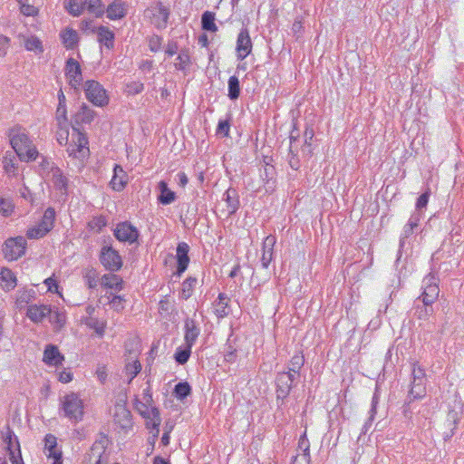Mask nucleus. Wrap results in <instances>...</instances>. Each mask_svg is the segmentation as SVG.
<instances>
[{"label": "nucleus", "instance_id": "obj_1", "mask_svg": "<svg viewBox=\"0 0 464 464\" xmlns=\"http://www.w3.org/2000/svg\"><path fill=\"white\" fill-rule=\"evenodd\" d=\"M10 144L23 161L34 160L39 153L24 129L15 126L9 130Z\"/></svg>", "mask_w": 464, "mask_h": 464}, {"label": "nucleus", "instance_id": "obj_2", "mask_svg": "<svg viewBox=\"0 0 464 464\" xmlns=\"http://www.w3.org/2000/svg\"><path fill=\"white\" fill-rule=\"evenodd\" d=\"M83 402L75 392H70L61 399V411L65 418L78 422L83 417Z\"/></svg>", "mask_w": 464, "mask_h": 464}, {"label": "nucleus", "instance_id": "obj_3", "mask_svg": "<svg viewBox=\"0 0 464 464\" xmlns=\"http://www.w3.org/2000/svg\"><path fill=\"white\" fill-rule=\"evenodd\" d=\"M72 142L69 144L66 151L69 157L82 160L89 154L88 139L86 135L73 127L72 133Z\"/></svg>", "mask_w": 464, "mask_h": 464}, {"label": "nucleus", "instance_id": "obj_4", "mask_svg": "<svg viewBox=\"0 0 464 464\" xmlns=\"http://www.w3.org/2000/svg\"><path fill=\"white\" fill-rule=\"evenodd\" d=\"M85 96L89 102L98 107L108 104L106 91L98 82L90 80L84 84Z\"/></svg>", "mask_w": 464, "mask_h": 464}, {"label": "nucleus", "instance_id": "obj_5", "mask_svg": "<svg viewBox=\"0 0 464 464\" xmlns=\"http://www.w3.org/2000/svg\"><path fill=\"white\" fill-rule=\"evenodd\" d=\"M438 281V278L432 274H429L423 278L422 294L419 299H421L425 305H431L438 299L440 294Z\"/></svg>", "mask_w": 464, "mask_h": 464}, {"label": "nucleus", "instance_id": "obj_6", "mask_svg": "<svg viewBox=\"0 0 464 464\" xmlns=\"http://www.w3.org/2000/svg\"><path fill=\"white\" fill-rule=\"evenodd\" d=\"M26 249V240L24 237L9 238L5 242L3 253L5 257L9 260H16L24 255Z\"/></svg>", "mask_w": 464, "mask_h": 464}, {"label": "nucleus", "instance_id": "obj_7", "mask_svg": "<svg viewBox=\"0 0 464 464\" xmlns=\"http://www.w3.org/2000/svg\"><path fill=\"white\" fill-rule=\"evenodd\" d=\"M137 411L145 419H149L151 421L152 428L159 432V426L160 425L161 419L160 411L157 408L152 407V403L146 402L145 401L135 399L134 403Z\"/></svg>", "mask_w": 464, "mask_h": 464}, {"label": "nucleus", "instance_id": "obj_8", "mask_svg": "<svg viewBox=\"0 0 464 464\" xmlns=\"http://www.w3.org/2000/svg\"><path fill=\"white\" fill-rule=\"evenodd\" d=\"M296 376L291 372H278L276 378V401H284L290 393Z\"/></svg>", "mask_w": 464, "mask_h": 464}, {"label": "nucleus", "instance_id": "obj_9", "mask_svg": "<svg viewBox=\"0 0 464 464\" xmlns=\"http://www.w3.org/2000/svg\"><path fill=\"white\" fill-rule=\"evenodd\" d=\"M101 263L111 272L119 271L122 266V259L111 246H103L100 255Z\"/></svg>", "mask_w": 464, "mask_h": 464}, {"label": "nucleus", "instance_id": "obj_10", "mask_svg": "<svg viewBox=\"0 0 464 464\" xmlns=\"http://www.w3.org/2000/svg\"><path fill=\"white\" fill-rule=\"evenodd\" d=\"M4 442L6 445L9 459L12 464H24L18 439L9 428L4 437Z\"/></svg>", "mask_w": 464, "mask_h": 464}, {"label": "nucleus", "instance_id": "obj_11", "mask_svg": "<svg viewBox=\"0 0 464 464\" xmlns=\"http://www.w3.org/2000/svg\"><path fill=\"white\" fill-rule=\"evenodd\" d=\"M115 237L121 242L132 244L139 237L138 229L129 222H121L114 229Z\"/></svg>", "mask_w": 464, "mask_h": 464}, {"label": "nucleus", "instance_id": "obj_12", "mask_svg": "<svg viewBox=\"0 0 464 464\" xmlns=\"http://www.w3.org/2000/svg\"><path fill=\"white\" fill-rule=\"evenodd\" d=\"M44 453L48 459H53L52 464H63L62 451L57 448V439L53 434L44 437Z\"/></svg>", "mask_w": 464, "mask_h": 464}, {"label": "nucleus", "instance_id": "obj_13", "mask_svg": "<svg viewBox=\"0 0 464 464\" xmlns=\"http://www.w3.org/2000/svg\"><path fill=\"white\" fill-rule=\"evenodd\" d=\"M66 76L69 80V84L72 88H77L82 80V70L79 63L73 58H69L65 66Z\"/></svg>", "mask_w": 464, "mask_h": 464}, {"label": "nucleus", "instance_id": "obj_14", "mask_svg": "<svg viewBox=\"0 0 464 464\" xmlns=\"http://www.w3.org/2000/svg\"><path fill=\"white\" fill-rule=\"evenodd\" d=\"M252 51V42L248 30L244 28L240 31L237 40V53L239 60H244Z\"/></svg>", "mask_w": 464, "mask_h": 464}, {"label": "nucleus", "instance_id": "obj_15", "mask_svg": "<svg viewBox=\"0 0 464 464\" xmlns=\"http://www.w3.org/2000/svg\"><path fill=\"white\" fill-rule=\"evenodd\" d=\"M51 314V307L46 304H30L27 306L26 316L34 323L39 324Z\"/></svg>", "mask_w": 464, "mask_h": 464}, {"label": "nucleus", "instance_id": "obj_16", "mask_svg": "<svg viewBox=\"0 0 464 464\" xmlns=\"http://www.w3.org/2000/svg\"><path fill=\"white\" fill-rule=\"evenodd\" d=\"M105 450L106 446L103 440L95 441L87 455V462L89 464H102L106 462L104 457Z\"/></svg>", "mask_w": 464, "mask_h": 464}, {"label": "nucleus", "instance_id": "obj_17", "mask_svg": "<svg viewBox=\"0 0 464 464\" xmlns=\"http://www.w3.org/2000/svg\"><path fill=\"white\" fill-rule=\"evenodd\" d=\"M43 361L52 366L62 365L64 356L60 353L58 347L53 344H47L44 351Z\"/></svg>", "mask_w": 464, "mask_h": 464}, {"label": "nucleus", "instance_id": "obj_18", "mask_svg": "<svg viewBox=\"0 0 464 464\" xmlns=\"http://www.w3.org/2000/svg\"><path fill=\"white\" fill-rule=\"evenodd\" d=\"M188 250L189 246L187 243L181 242L177 246V262H178V268H177V275L181 276L186 269L188 268V263H189V257H188Z\"/></svg>", "mask_w": 464, "mask_h": 464}, {"label": "nucleus", "instance_id": "obj_19", "mask_svg": "<svg viewBox=\"0 0 464 464\" xmlns=\"http://www.w3.org/2000/svg\"><path fill=\"white\" fill-rule=\"evenodd\" d=\"M128 183V176L121 166L115 164L113 168V176L110 182L113 190L121 191Z\"/></svg>", "mask_w": 464, "mask_h": 464}, {"label": "nucleus", "instance_id": "obj_20", "mask_svg": "<svg viewBox=\"0 0 464 464\" xmlns=\"http://www.w3.org/2000/svg\"><path fill=\"white\" fill-rule=\"evenodd\" d=\"M185 344L193 346L199 335L200 329L198 327L196 322L193 319L187 318L185 320Z\"/></svg>", "mask_w": 464, "mask_h": 464}, {"label": "nucleus", "instance_id": "obj_21", "mask_svg": "<svg viewBox=\"0 0 464 464\" xmlns=\"http://www.w3.org/2000/svg\"><path fill=\"white\" fill-rule=\"evenodd\" d=\"M276 237L272 235L267 236L263 242L261 264L264 268H267L273 259L274 246L276 245Z\"/></svg>", "mask_w": 464, "mask_h": 464}, {"label": "nucleus", "instance_id": "obj_22", "mask_svg": "<svg viewBox=\"0 0 464 464\" xmlns=\"http://www.w3.org/2000/svg\"><path fill=\"white\" fill-rule=\"evenodd\" d=\"M113 416L115 422L122 429H126L131 426V414L125 406L116 405Z\"/></svg>", "mask_w": 464, "mask_h": 464}, {"label": "nucleus", "instance_id": "obj_23", "mask_svg": "<svg viewBox=\"0 0 464 464\" xmlns=\"http://www.w3.org/2000/svg\"><path fill=\"white\" fill-rule=\"evenodd\" d=\"M107 17L110 20L123 18L127 14L126 5L121 0H114L106 9Z\"/></svg>", "mask_w": 464, "mask_h": 464}, {"label": "nucleus", "instance_id": "obj_24", "mask_svg": "<svg viewBox=\"0 0 464 464\" xmlns=\"http://www.w3.org/2000/svg\"><path fill=\"white\" fill-rule=\"evenodd\" d=\"M298 449L303 451L300 456L295 457L293 464H299L300 460H303L305 464L310 462V442L304 432L299 439Z\"/></svg>", "mask_w": 464, "mask_h": 464}, {"label": "nucleus", "instance_id": "obj_25", "mask_svg": "<svg viewBox=\"0 0 464 464\" xmlns=\"http://www.w3.org/2000/svg\"><path fill=\"white\" fill-rule=\"evenodd\" d=\"M223 199L227 204V212L228 215L234 214L239 207V199L237 192L234 188H228L223 196Z\"/></svg>", "mask_w": 464, "mask_h": 464}, {"label": "nucleus", "instance_id": "obj_26", "mask_svg": "<svg viewBox=\"0 0 464 464\" xmlns=\"http://www.w3.org/2000/svg\"><path fill=\"white\" fill-rule=\"evenodd\" d=\"M49 174L51 175V179L57 189H67L68 179L58 167L52 165Z\"/></svg>", "mask_w": 464, "mask_h": 464}, {"label": "nucleus", "instance_id": "obj_27", "mask_svg": "<svg viewBox=\"0 0 464 464\" xmlns=\"http://www.w3.org/2000/svg\"><path fill=\"white\" fill-rule=\"evenodd\" d=\"M98 41L100 44L111 49L114 45V33L106 26H100L97 29Z\"/></svg>", "mask_w": 464, "mask_h": 464}, {"label": "nucleus", "instance_id": "obj_28", "mask_svg": "<svg viewBox=\"0 0 464 464\" xmlns=\"http://www.w3.org/2000/svg\"><path fill=\"white\" fill-rule=\"evenodd\" d=\"M60 36L66 49H74L79 41L77 32L72 28H66L62 31Z\"/></svg>", "mask_w": 464, "mask_h": 464}, {"label": "nucleus", "instance_id": "obj_29", "mask_svg": "<svg viewBox=\"0 0 464 464\" xmlns=\"http://www.w3.org/2000/svg\"><path fill=\"white\" fill-rule=\"evenodd\" d=\"M0 284L6 291H10L15 287L16 277L9 268L3 267L0 270Z\"/></svg>", "mask_w": 464, "mask_h": 464}, {"label": "nucleus", "instance_id": "obj_30", "mask_svg": "<svg viewBox=\"0 0 464 464\" xmlns=\"http://www.w3.org/2000/svg\"><path fill=\"white\" fill-rule=\"evenodd\" d=\"M229 298L223 293L218 295V300L214 303V313L218 318H224L228 314Z\"/></svg>", "mask_w": 464, "mask_h": 464}, {"label": "nucleus", "instance_id": "obj_31", "mask_svg": "<svg viewBox=\"0 0 464 464\" xmlns=\"http://www.w3.org/2000/svg\"><path fill=\"white\" fill-rule=\"evenodd\" d=\"M159 188L160 190V194L158 198V200L163 205L171 204L176 199L175 192L170 190L168 188V185L165 181H160L159 183Z\"/></svg>", "mask_w": 464, "mask_h": 464}, {"label": "nucleus", "instance_id": "obj_32", "mask_svg": "<svg viewBox=\"0 0 464 464\" xmlns=\"http://www.w3.org/2000/svg\"><path fill=\"white\" fill-rule=\"evenodd\" d=\"M35 292L33 289L19 291L16 295L15 306L17 309H24L33 299Z\"/></svg>", "mask_w": 464, "mask_h": 464}, {"label": "nucleus", "instance_id": "obj_33", "mask_svg": "<svg viewBox=\"0 0 464 464\" xmlns=\"http://www.w3.org/2000/svg\"><path fill=\"white\" fill-rule=\"evenodd\" d=\"M101 284L104 287L120 291L122 285V279L117 275L106 274L102 276Z\"/></svg>", "mask_w": 464, "mask_h": 464}, {"label": "nucleus", "instance_id": "obj_34", "mask_svg": "<svg viewBox=\"0 0 464 464\" xmlns=\"http://www.w3.org/2000/svg\"><path fill=\"white\" fill-rule=\"evenodd\" d=\"M197 282L196 277H188L181 285L179 297L183 300H188L193 295Z\"/></svg>", "mask_w": 464, "mask_h": 464}, {"label": "nucleus", "instance_id": "obj_35", "mask_svg": "<svg viewBox=\"0 0 464 464\" xmlns=\"http://www.w3.org/2000/svg\"><path fill=\"white\" fill-rule=\"evenodd\" d=\"M411 384L419 385L423 384L426 385V373L425 370L421 368L418 362H413L411 366Z\"/></svg>", "mask_w": 464, "mask_h": 464}, {"label": "nucleus", "instance_id": "obj_36", "mask_svg": "<svg viewBox=\"0 0 464 464\" xmlns=\"http://www.w3.org/2000/svg\"><path fill=\"white\" fill-rule=\"evenodd\" d=\"M421 214L420 212H414L409 218L408 223L405 225L402 232V237L408 238L418 227Z\"/></svg>", "mask_w": 464, "mask_h": 464}, {"label": "nucleus", "instance_id": "obj_37", "mask_svg": "<svg viewBox=\"0 0 464 464\" xmlns=\"http://www.w3.org/2000/svg\"><path fill=\"white\" fill-rule=\"evenodd\" d=\"M75 118L78 123H91L94 119V111L83 103Z\"/></svg>", "mask_w": 464, "mask_h": 464}, {"label": "nucleus", "instance_id": "obj_38", "mask_svg": "<svg viewBox=\"0 0 464 464\" xmlns=\"http://www.w3.org/2000/svg\"><path fill=\"white\" fill-rule=\"evenodd\" d=\"M48 316H50V322L54 325L56 330L62 329L66 323V315L63 311L51 309V314H49Z\"/></svg>", "mask_w": 464, "mask_h": 464}, {"label": "nucleus", "instance_id": "obj_39", "mask_svg": "<svg viewBox=\"0 0 464 464\" xmlns=\"http://www.w3.org/2000/svg\"><path fill=\"white\" fill-rule=\"evenodd\" d=\"M85 8L96 16H102L104 14V5L101 0H84Z\"/></svg>", "mask_w": 464, "mask_h": 464}, {"label": "nucleus", "instance_id": "obj_40", "mask_svg": "<svg viewBox=\"0 0 464 464\" xmlns=\"http://www.w3.org/2000/svg\"><path fill=\"white\" fill-rule=\"evenodd\" d=\"M24 47L27 51L35 52L37 53H42L44 52L41 40L34 35H32L24 40Z\"/></svg>", "mask_w": 464, "mask_h": 464}, {"label": "nucleus", "instance_id": "obj_41", "mask_svg": "<svg viewBox=\"0 0 464 464\" xmlns=\"http://www.w3.org/2000/svg\"><path fill=\"white\" fill-rule=\"evenodd\" d=\"M84 324L89 328L93 329L99 336H102L104 334L106 326V324L104 322L99 321L97 318L94 317H87L84 320Z\"/></svg>", "mask_w": 464, "mask_h": 464}, {"label": "nucleus", "instance_id": "obj_42", "mask_svg": "<svg viewBox=\"0 0 464 464\" xmlns=\"http://www.w3.org/2000/svg\"><path fill=\"white\" fill-rule=\"evenodd\" d=\"M55 219V210L53 208H48L43 216L41 222L39 223L41 227H46V230L49 232L53 227V222Z\"/></svg>", "mask_w": 464, "mask_h": 464}, {"label": "nucleus", "instance_id": "obj_43", "mask_svg": "<svg viewBox=\"0 0 464 464\" xmlns=\"http://www.w3.org/2000/svg\"><path fill=\"white\" fill-rule=\"evenodd\" d=\"M202 28L207 31L216 32L218 27L215 24V14L211 12H205L201 18Z\"/></svg>", "mask_w": 464, "mask_h": 464}, {"label": "nucleus", "instance_id": "obj_44", "mask_svg": "<svg viewBox=\"0 0 464 464\" xmlns=\"http://www.w3.org/2000/svg\"><path fill=\"white\" fill-rule=\"evenodd\" d=\"M276 174V169L274 166L269 165L268 163L266 164L264 167V170L261 173V178L265 181V183L267 185L268 188H272L275 185L274 177Z\"/></svg>", "mask_w": 464, "mask_h": 464}, {"label": "nucleus", "instance_id": "obj_45", "mask_svg": "<svg viewBox=\"0 0 464 464\" xmlns=\"http://www.w3.org/2000/svg\"><path fill=\"white\" fill-rule=\"evenodd\" d=\"M240 94L239 80L237 76H230L228 79V97L230 100H237Z\"/></svg>", "mask_w": 464, "mask_h": 464}, {"label": "nucleus", "instance_id": "obj_46", "mask_svg": "<svg viewBox=\"0 0 464 464\" xmlns=\"http://www.w3.org/2000/svg\"><path fill=\"white\" fill-rule=\"evenodd\" d=\"M141 364L138 360H135L131 362H128L125 365V374L129 377L128 382L130 383L140 372Z\"/></svg>", "mask_w": 464, "mask_h": 464}, {"label": "nucleus", "instance_id": "obj_47", "mask_svg": "<svg viewBox=\"0 0 464 464\" xmlns=\"http://www.w3.org/2000/svg\"><path fill=\"white\" fill-rule=\"evenodd\" d=\"M304 363V356L302 354H295L290 361L287 372H291L296 376L299 374V371L303 367Z\"/></svg>", "mask_w": 464, "mask_h": 464}, {"label": "nucleus", "instance_id": "obj_48", "mask_svg": "<svg viewBox=\"0 0 464 464\" xmlns=\"http://www.w3.org/2000/svg\"><path fill=\"white\" fill-rule=\"evenodd\" d=\"M106 225L107 220L103 216L94 217L88 222L89 229L95 233L101 232Z\"/></svg>", "mask_w": 464, "mask_h": 464}, {"label": "nucleus", "instance_id": "obj_49", "mask_svg": "<svg viewBox=\"0 0 464 464\" xmlns=\"http://www.w3.org/2000/svg\"><path fill=\"white\" fill-rule=\"evenodd\" d=\"M66 9L72 15L79 16L85 9L84 0L82 2H79V0H69Z\"/></svg>", "mask_w": 464, "mask_h": 464}, {"label": "nucleus", "instance_id": "obj_50", "mask_svg": "<svg viewBox=\"0 0 464 464\" xmlns=\"http://www.w3.org/2000/svg\"><path fill=\"white\" fill-rule=\"evenodd\" d=\"M192 346L186 345L184 348H178L175 353V360L179 364H184L189 359Z\"/></svg>", "mask_w": 464, "mask_h": 464}, {"label": "nucleus", "instance_id": "obj_51", "mask_svg": "<svg viewBox=\"0 0 464 464\" xmlns=\"http://www.w3.org/2000/svg\"><path fill=\"white\" fill-rule=\"evenodd\" d=\"M426 385L419 384V385H411V389L409 392L408 397L411 400H419L422 399L426 395Z\"/></svg>", "mask_w": 464, "mask_h": 464}, {"label": "nucleus", "instance_id": "obj_52", "mask_svg": "<svg viewBox=\"0 0 464 464\" xmlns=\"http://www.w3.org/2000/svg\"><path fill=\"white\" fill-rule=\"evenodd\" d=\"M84 279L89 288H95L98 285L97 271L93 268H87L84 272Z\"/></svg>", "mask_w": 464, "mask_h": 464}, {"label": "nucleus", "instance_id": "obj_53", "mask_svg": "<svg viewBox=\"0 0 464 464\" xmlns=\"http://www.w3.org/2000/svg\"><path fill=\"white\" fill-rule=\"evenodd\" d=\"M190 392L191 388L188 382H179L174 389L175 396L179 400L185 399Z\"/></svg>", "mask_w": 464, "mask_h": 464}, {"label": "nucleus", "instance_id": "obj_54", "mask_svg": "<svg viewBox=\"0 0 464 464\" xmlns=\"http://www.w3.org/2000/svg\"><path fill=\"white\" fill-rule=\"evenodd\" d=\"M47 233L46 227H43L38 224L34 227H30L26 232V236L29 238L38 239L44 237Z\"/></svg>", "mask_w": 464, "mask_h": 464}, {"label": "nucleus", "instance_id": "obj_55", "mask_svg": "<svg viewBox=\"0 0 464 464\" xmlns=\"http://www.w3.org/2000/svg\"><path fill=\"white\" fill-rule=\"evenodd\" d=\"M433 310L431 305H417L415 309V315L420 320H426L432 314Z\"/></svg>", "mask_w": 464, "mask_h": 464}, {"label": "nucleus", "instance_id": "obj_56", "mask_svg": "<svg viewBox=\"0 0 464 464\" xmlns=\"http://www.w3.org/2000/svg\"><path fill=\"white\" fill-rule=\"evenodd\" d=\"M188 63H189V55L186 52H181L177 57V62L175 63V67L178 70H184L188 66Z\"/></svg>", "mask_w": 464, "mask_h": 464}, {"label": "nucleus", "instance_id": "obj_57", "mask_svg": "<svg viewBox=\"0 0 464 464\" xmlns=\"http://www.w3.org/2000/svg\"><path fill=\"white\" fill-rule=\"evenodd\" d=\"M13 209L14 206L10 200L0 198V213L7 217L13 212Z\"/></svg>", "mask_w": 464, "mask_h": 464}, {"label": "nucleus", "instance_id": "obj_58", "mask_svg": "<svg viewBox=\"0 0 464 464\" xmlns=\"http://www.w3.org/2000/svg\"><path fill=\"white\" fill-rule=\"evenodd\" d=\"M230 130V123L228 121H219L218 128H217V133L223 135L224 137H227L229 134Z\"/></svg>", "mask_w": 464, "mask_h": 464}, {"label": "nucleus", "instance_id": "obj_59", "mask_svg": "<svg viewBox=\"0 0 464 464\" xmlns=\"http://www.w3.org/2000/svg\"><path fill=\"white\" fill-rule=\"evenodd\" d=\"M66 113H67L66 106H58L57 107L56 119H57L58 124L60 126L66 123V121H67Z\"/></svg>", "mask_w": 464, "mask_h": 464}, {"label": "nucleus", "instance_id": "obj_60", "mask_svg": "<svg viewBox=\"0 0 464 464\" xmlns=\"http://www.w3.org/2000/svg\"><path fill=\"white\" fill-rule=\"evenodd\" d=\"M127 88H128V92L130 93L138 94L143 91L144 85L142 82H140L139 81H135V82H131L130 83H129L127 85Z\"/></svg>", "mask_w": 464, "mask_h": 464}, {"label": "nucleus", "instance_id": "obj_61", "mask_svg": "<svg viewBox=\"0 0 464 464\" xmlns=\"http://www.w3.org/2000/svg\"><path fill=\"white\" fill-rule=\"evenodd\" d=\"M429 197H430V194L429 192H425V193H422L417 199V202H416V211L415 212H420V210L423 208H425L428 204V201H429Z\"/></svg>", "mask_w": 464, "mask_h": 464}, {"label": "nucleus", "instance_id": "obj_62", "mask_svg": "<svg viewBox=\"0 0 464 464\" xmlns=\"http://www.w3.org/2000/svg\"><path fill=\"white\" fill-rule=\"evenodd\" d=\"M161 38L155 35L150 39L149 47L151 52H158L160 48Z\"/></svg>", "mask_w": 464, "mask_h": 464}, {"label": "nucleus", "instance_id": "obj_63", "mask_svg": "<svg viewBox=\"0 0 464 464\" xmlns=\"http://www.w3.org/2000/svg\"><path fill=\"white\" fill-rule=\"evenodd\" d=\"M158 11H159V15L162 18L163 26H165L168 22V18H169V10L161 3H159L158 4Z\"/></svg>", "mask_w": 464, "mask_h": 464}, {"label": "nucleus", "instance_id": "obj_64", "mask_svg": "<svg viewBox=\"0 0 464 464\" xmlns=\"http://www.w3.org/2000/svg\"><path fill=\"white\" fill-rule=\"evenodd\" d=\"M44 285L48 287V291L52 293H58V284L53 277H48L44 281Z\"/></svg>", "mask_w": 464, "mask_h": 464}]
</instances>
